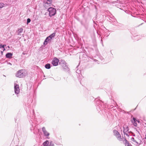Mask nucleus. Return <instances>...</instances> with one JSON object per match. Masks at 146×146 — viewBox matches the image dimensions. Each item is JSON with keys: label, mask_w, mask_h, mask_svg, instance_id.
Segmentation results:
<instances>
[{"label": "nucleus", "mask_w": 146, "mask_h": 146, "mask_svg": "<svg viewBox=\"0 0 146 146\" xmlns=\"http://www.w3.org/2000/svg\"><path fill=\"white\" fill-rule=\"evenodd\" d=\"M30 115H28V119H29V121L31 126L30 127V129L31 131L33 130L35 128L36 126V123L35 120H34V118L35 117V113L34 110H32V112H31Z\"/></svg>", "instance_id": "f257e3e1"}, {"label": "nucleus", "mask_w": 146, "mask_h": 146, "mask_svg": "<svg viewBox=\"0 0 146 146\" xmlns=\"http://www.w3.org/2000/svg\"><path fill=\"white\" fill-rule=\"evenodd\" d=\"M119 24L121 26H123V24Z\"/></svg>", "instance_id": "37998d69"}, {"label": "nucleus", "mask_w": 146, "mask_h": 146, "mask_svg": "<svg viewBox=\"0 0 146 146\" xmlns=\"http://www.w3.org/2000/svg\"><path fill=\"white\" fill-rule=\"evenodd\" d=\"M95 102H96L97 105L96 109L100 113H101L100 111L102 112L103 110H104L103 107L104 106L103 104H101V103L103 102H102L98 98L95 99Z\"/></svg>", "instance_id": "f03ea898"}, {"label": "nucleus", "mask_w": 146, "mask_h": 146, "mask_svg": "<svg viewBox=\"0 0 146 146\" xmlns=\"http://www.w3.org/2000/svg\"><path fill=\"white\" fill-rule=\"evenodd\" d=\"M78 66H77L76 67V68H78Z\"/></svg>", "instance_id": "de8ad7c7"}, {"label": "nucleus", "mask_w": 146, "mask_h": 146, "mask_svg": "<svg viewBox=\"0 0 146 146\" xmlns=\"http://www.w3.org/2000/svg\"><path fill=\"white\" fill-rule=\"evenodd\" d=\"M54 145L53 143H50L48 146H54Z\"/></svg>", "instance_id": "473e14b6"}, {"label": "nucleus", "mask_w": 146, "mask_h": 146, "mask_svg": "<svg viewBox=\"0 0 146 146\" xmlns=\"http://www.w3.org/2000/svg\"><path fill=\"white\" fill-rule=\"evenodd\" d=\"M123 142L125 146H132L125 138H124V140L123 141Z\"/></svg>", "instance_id": "f3484780"}, {"label": "nucleus", "mask_w": 146, "mask_h": 146, "mask_svg": "<svg viewBox=\"0 0 146 146\" xmlns=\"http://www.w3.org/2000/svg\"><path fill=\"white\" fill-rule=\"evenodd\" d=\"M13 55L12 53L11 52H7L5 55L6 58L9 59H11Z\"/></svg>", "instance_id": "dca6fc26"}, {"label": "nucleus", "mask_w": 146, "mask_h": 146, "mask_svg": "<svg viewBox=\"0 0 146 146\" xmlns=\"http://www.w3.org/2000/svg\"><path fill=\"white\" fill-rule=\"evenodd\" d=\"M51 39L48 37V36L44 40V45L47 44L49 41H50Z\"/></svg>", "instance_id": "6ab92c4d"}, {"label": "nucleus", "mask_w": 146, "mask_h": 146, "mask_svg": "<svg viewBox=\"0 0 146 146\" xmlns=\"http://www.w3.org/2000/svg\"><path fill=\"white\" fill-rule=\"evenodd\" d=\"M51 65L50 64L47 63L45 65V67L47 69H49L50 68Z\"/></svg>", "instance_id": "4be33fe9"}, {"label": "nucleus", "mask_w": 146, "mask_h": 146, "mask_svg": "<svg viewBox=\"0 0 146 146\" xmlns=\"http://www.w3.org/2000/svg\"><path fill=\"white\" fill-rule=\"evenodd\" d=\"M81 70L80 69L79 70L78 69H76V73H77V76L79 80V81L80 84L81 80L82 79V76L81 74Z\"/></svg>", "instance_id": "6e6552de"}, {"label": "nucleus", "mask_w": 146, "mask_h": 146, "mask_svg": "<svg viewBox=\"0 0 146 146\" xmlns=\"http://www.w3.org/2000/svg\"><path fill=\"white\" fill-rule=\"evenodd\" d=\"M86 56V55L85 54L82 53L81 54H80V59L82 60H85V58Z\"/></svg>", "instance_id": "aec40b11"}, {"label": "nucleus", "mask_w": 146, "mask_h": 146, "mask_svg": "<svg viewBox=\"0 0 146 146\" xmlns=\"http://www.w3.org/2000/svg\"><path fill=\"white\" fill-rule=\"evenodd\" d=\"M44 77H45V76H44Z\"/></svg>", "instance_id": "3c124183"}, {"label": "nucleus", "mask_w": 146, "mask_h": 146, "mask_svg": "<svg viewBox=\"0 0 146 146\" xmlns=\"http://www.w3.org/2000/svg\"><path fill=\"white\" fill-rule=\"evenodd\" d=\"M135 31V30L134 29H132V30L131 31V33L132 35L131 37L135 40H138L140 39V36L138 35L137 33H134Z\"/></svg>", "instance_id": "20e7f679"}, {"label": "nucleus", "mask_w": 146, "mask_h": 146, "mask_svg": "<svg viewBox=\"0 0 146 146\" xmlns=\"http://www.w3.org/2000/svg\"><path fill=\"white\" fill-rule=\"evenodd\" d=\"M94 46L95 48V50H96V51H97L98 50H97V46L96 45H94Z\"/></svg>", "instance_id": "72a5a7b5"}, {"label": "nucleus", "mask_w": 146, "mask_h": 146, "mask_svg": "<svg viewBox=\"0 0 146 146\" xmlns=\"http://www.w3.org/2000/svg\"><path fill=\"white\" fill-rule=\"evenodd\" d=\"M42 131L43 133V134L44 136L47 137L48 136L50 135V133L46 131L44 127H43L42 128Z\"/></svg>", "instance_id": "4468645a"}, {"label": "nucleus", "mask_w": 146, "mask_h": 146, "mask_svg": "<svg viewBox=\"0 0 146 146\" xmlns=\"http://www.w3.org/2000/svg\"><path fill=\"white\" fill-rule=\"evenodd\" d=\"M21 118V114L20 113H18L16 116L15 118V123H18Z\"/></svg>", "instance_id": "2eb2a0df"}, {"label": "nucleus", "mask_w": 146, "mask_h": 146, "mask_svg": "<svg viewBox=\"0 0 146 146\" xmlns=\"http://www.w3.org/2000/svg\"><path fill=\"white\" fill-rule=\"evenodd\" d=\"M131 121V122L133 124L134 126H135V127L137 126V121L133 122V120H132Z\"/></svg>", "instance_id": "cd10ccee"}, {"label": "nucleus", "mask_w": 146, "mask_h": 146, "mask_svg": "<svg viewBox=\"0 0 146 146\" xmlns=\"http://www.w3.org/2000/svg\"><path fill=\"white\" fill-rule=\"evenodd\" d=\"M27 54L25 52H23V54L24 55H25V54Z\"/></svg>", "instance_id": "58836bf2"}, {"label": "nucleus", "mask_w": 146, "mask_h": 146, "mask_svg": "<svg viewBox=\"0 0 146 146\" xmlns=\"http://www.w3.org/2000/svg\"><path fill=\"white\" fill-rule=\"evenodd\" d=\"M101 42L102 43V45H103V41H102V39H101Z\"/></svg>", "instance_id": "ea45409f"}, {"label": "nucleus", "mask_w": 146, "mask_h": 146, "mask_svg": "<svg viewBox=\"0 0 146 146\" xmlns=\"http://www.w3.org/2000/svg\"><path fill=\"white\" fill-rule=\"evenodd\" d=\"M123 133L124 135L125 136V135H127V133L129 132V127L127 126L124 125L123 126Z\"/></svg>", "instance_id": "f8f14e48"}, {"label": "nucleus", "mask_w": 146, "mask_h": 146, "mask_svg": "<svg viewBox=\"0 0 146 146\" xmlns=\"http://www.w3.org/2000/svg\"><path fill=\"white\" fill-rule=\"evenodd\" d=\"M109 22H110L111 23H112L113 24L116 25L117 24H118V23L117 22V20L113 16L112 17H110L109 18Z\"/></svg>", "instance_id": "9d476101"}, {"label": "nucleus", "mask_w": 146, "mask_h": 146, "mask_svg": "<svg viewBox=\"0 0 146 146\" xmlns=\"http://www.w3.org/2000/svg\"><path fill=\"white\" fill-rule=\"evenodd\" d=\"M27 74L26 71L23 69L20 70L18 71L16 75L17 77L19 78H23L26 76Z\"/></svg>", "instance_id": "39448f33"}, {"label": "nucleus", "mask_w": 146, "mask_h": 146, "mask_svg": "<svg viewBox=\"0 0 146 146\" xmlns=\"http://www.w3.org/2000/svg\"><path fill=\"white\" fill-rule=\"evenodd\" d=\"M113 133L114 135L116 137L118 140L120 141H122V139L121 138V135L117 130H113Z\"/></svg>", "instance_id": "1a4fd4ad"}, {"label": "nucleus", "mask_w": 146, "mask_h": 146, "mask_svg": "<svg viewBox=\"0 0 146 146\" xmlns=\"http://www.w3.org/2000/svg\"><path fill=\"white\" fill-rule=\"evenodd\" d=\"M61 65L63 70L65 72H68L69 70V68L67 65V64L64 60H61L59 63Z\"/></svg>", "instance_id": "7ed1b4c3"}, {"label": "nucleus", "mask_w": 146, "mask_h": 146, "mask_svg": "<svg viewBox=\"0 0 146 146\" xmlns=\"http://www.w3.org/2000/svg\"><path fill=\"white\" fill-rule=\"evenodd\" d=\"M48 141L46 140L43 143V146H47L48 145Z\"/></svg>", "instance_id": "393cba45"}, {"label": "nucleus", "mask_w": 146, "mask_h": 146, "mask_svg": "<svg viewBox=\"0 0 146 146\" xmlns=\"http://www.w3.org/2000/svg\"><path fill=\"white\" fill-rule=\"evenodd\" d=\"M143 143V142L141 140H140V143L139 145Z\"/></svg>", "instance_id": "c9c22d12"}, {"label": "nucleus", "mask_w": 146, "mask_h": 146, "mask_svg": "<svg viewBox=\"0 0 146 146\" xmlns=\"http://www.w3.org/2000/svg\"><path fill=\"white\" fill-rule=\"evenodd\" d=\"M82 24L84 26L85 30L87 31L89 28V24L88 23H86L84 24Z\"/></svg>", "instance_id": "a211bd4d"}, {"label": "nucleus", "mask_w": 146, "mask_h": 146, "mask_svg": "<svg viewBox=\"0 0 146 146\" xmlns=\"http://www.w3.org/2000/svg\"><path fill=\"white\" fill-rule=\"evenodd\" d=\"M91 49L92 50H94V49L93 48H92Z\"/></svg>", "instance_id": "c03bdc74"}, {"label": "nucleus", "mask_w": 146, "mask_h": 146, "mask_svg": "<svg viewBox=\"0 0 146 146\" xmlns=\"http://www.w3.org/2000/svg\"><path fill=\"white\" fill-rule=\"evenodd\" d=\"M134 129H135V130H136V131H137V132H138L139 133V131H138L137 130V128H134Z\"/></svg>", "instance_id": "4c0bfd02"}, {"label": "nucleus", "mask_w": 146, "mask_h": 146, "mask_svg": "<svg viewBox=\"0 0 146 146\" xmlns=\"http://www.w3.org/2000/svg\"><path fill=\"white\" fill-rule=\"evenodd\" d=\"M138 123H140V122L139 120H137V121Z\"/></svg>", "instance_id": "a19ab883"}, {"label": "nucleus", "mask_w": 146, "mask_h": 146, "mask_svg": "<svg viewBox=\"0 0 146 146\" xmlns=\"http://www.w3.org/2000/svg\"><path fill=\"white\" fill-rule=\"evenodd\" d=\"M23 31V29L22 28H21L19 29H18L17 30V33L18 35H20V33H22Z\"/></svg>", "instance_id": "b1692460"}, {"label": "nucleus", "mask_w": 146, "mask_h": 146, "mask_svg": "<svg viewBox=\"0 0 146 146\" xmlns=\"http://www.w3.org/2000/svg\"><path fill=\"white\" fill-rule=\"evenodd\" d=\"M146 139V138L145 137V138H144L142 139L143 140V141L144 143H145V140Z\"/></svg>", "instance_id": "f704fd0d"}, {"label": "nucleus", "mask_w": 146, "mask_h": 146, "mask_svg": "<svg viewBox=\"0 0 146 146\" xmlns=\"http://www.w3.org/2000/svg\"><path fill=\"white\" fill-rule=\"evenodd\" d=\"M8 64H9V65H12L11 64V63H10V62H9Z\"/></svg>", "instance_id": "79ce46f5"}, {"label": "nucleus", "mask_w": 146, "mask_h": 146, "mask_svg": "<svg viewBox=\"0 0 146 146\" xmlns=\"http://www.w3.org/2000/svg\"><path fill=\"white\" fill-rule=\"evenodd\" d=\"M128 133H127V135H126L128 137H129V136L130 135L129 134H128Z\"/></svg>", "instance_id": "e433bc0d"}, {"label": "nucleus", "mask_w": 146, "mask_h": 146, "mask_svg": "<svg viewBox=\"0 0 146 146\" xmlns=\"http://www.w3.org/2000/svg\"><path fill=\"white\" fill-rule=\"evenodd\" d=\"M56 33H54L52 34H50L49 36H48V37L51 40L53 38H54L55 36Z\"/></svg>", "instance_id": "412c9836"}, {"label": "nucleus", "mask_w": 146, "mask_h": 146, "mask_svg": "<svg viewBox=\"0 0 146 146\" xmlns=\"http://www.w3.org/2000/svg\"><path fill=\"white\" fill-rule=\"evenodd\" d=\"M6 46V44H1L0 45V48H3V51H4L5 50V47Z\"/></svg>", "instance_id": "a878e982"}, {"label": "nucleus", "mask_w": 146, "mask_h": 146, "mask_svg": "<svg viewBox=\"0 0 146 146\" xmlns=\"http://www.w3.org/2000/svg\"><path fill=\"white\" fill-rule=\"evenodd\" d=\"M94 22H95V21H93V22L94 23Z\"/></svg>", "instance_id": "8fccbe9b"}, {"label": "nucleus", "mask_w": 146, "mask_h": 146, "mask_svg": "<svg viewBox=\"0 0 146 146\" xmlns=\"http://www.w3.org/2000/svg\"><path fill=\"white\" fill-rule=\"evenodd\" d=\"M59 60L56 58H54L52 61V64L53 66H57L59 63Z\"/></svg>", "instance_id": "9b49d317"}, {"label": "nucleus", "mask_w": 146, "mask_h": 146, "mask_svg": "<svg viewBox=\"0 0 146 146\" xmlns=\"http://www.w3.org/2000/svg\"><path fill=\"white\" fill-rule=\"evenodd\" d=\"M99 58L102 61L104 59L102 56H100Z\"/></svg>", "instance_id": "7c9ffc66"}, {"label": "nucleus", "mask_w": 146, "mask_h": 146, "mask_svg": "<svg viewBox=\"0 0 146 146\" xmlns=\"http://www.w3.org/2000/svg\"><path fill=\"white\" fill-rule=\"evenodd\" d=\"M43 5L44 7L46 9L52 5V1H48L47 0H43Z\"/></svg>", "instance_id": "0eeeda50"}, {"label": "nucleus", "mask_w": 146, "mask_h": 146, "mask_svg": "<svg viewBox=\"0 0 146 146\" xmlns=\"http://www.w3.org/2000/svg\"><path fill=\"white\" fill-rule=\"evenodd\" d=\"M1 53L2 54H3V52L2 51H1Z\"/></svg>", "instance_id": "a18cd8bd"}, {"label": "nucleus", "mask_w": 146, "mask_h": 146, "mask_svg": "<svg viewBox=\"0 0 146 146\" xmlns=\"http://www.w3.org/2000/svg\"><path fill=\"white\" fill-rule=\"evenodd\" d=\"M95 60L96 61H96H98V60Z\"/></svg>", "instance_id": "49530a36"}, {"label": "nucleus", "mask_w": 146, "mask_h": 146, "mask_svg": "<svg viewBox=\"0 0 146 146\" xmlns=\"http://www.w3.org/2000/svg\"><path fill=\"white\" fill-rule=\"evenodd\" d=\"M14 91L15 94H18L20 92L19 85L16 84H15L14 85Z\"/></svg>", "instance_id": "ddd939ff"}, {"label": "nucleus", "mask_w": 146, "mask_h": 146, "mask_svg": "<svg viewBox=\"0 0 146 146\" xmlns=\"http://www.w3.org/2000/svg\"><path fill=\"white\" fill-rule=\"evenodd\" d=\"M3 76H5V75H3Z\"/></svg>", "instance_id": "09e8293b"}, {"label": "nucleus", "mask_w": 146, "mask_h": 146, "mask_svg": "<svg viewBox=\"0 0 146 146\" xmlns=\"http://www.w3.org/2000/svg\"><path fill=\"white\" fill-rule=\"evenodd\" d=\"M129 133H131V135L133 136H135V135L134 133H133V132H132L131 131H129Z\"/></svg>", "instance_id": "c756f323"}, {"label": "nucleus", "mask_w": 146, "mask_h": 146, "mask_svg": "<svg viewBox=\"0 0 146 146\" xmlns=\"http://www.w3.org/2000/svg\"><path fill=\"white\" fill-rule=\"evenodd\" d=\"M48 11L49 12V16L51 17L54 15L56 13V9L52 7H50L48 9Z\"/></svg>", "instance_id": "423d86ee"}, {"label": "nucleus", "mask_w": 146, "mask_h": 146, "mask_svg": "<svg viewBox=\"0 0 146 146\" xmlns=\"http://www.w3.org/2000/svg\"><path fill=\"white\" fill-rule=\"evenodd\" d=\"M133 122L137 121V120L134 117H133Z\"/></svg>", "instance_id": "2f4dec72"}, {"label": "nucleus", "mask_w": 146, "mask_h": 146, "mask_svg": "<svg viewBox=\"0 0 146 146\" xmlns=\"http://www.w3.org/2000/svg\"><path fill=\"white\" fill-rule=\"evenodd\" d=\"M31 21V20L30 18H28L27 19V25Z\"/></svg>", "instance_id": "c85d7f7f"}, {"label": "nucleus", "mask_w": 146, "mask_h": 146, "mask_svg": "<svg viewBox=\"0 0 146 146\" xmlns=\"http://www.w3.org/2000/svg\"><path fill=\"white\" fill-rule=\"evenodd\" d=\"M7 5L6 4H4L2 3H0V9L4 7H6Z\"/></svg>", "instance_id": "5701e85b"}, {"label": "nucleus", "mask_w": 146, "mask_h": 146, "mask_svg": "<svg viewBox=\"0 0 146 146\" xmlns=\"http://www.w3.org/2000/svg\"><path fill=\"white\" fill-rule=\"evenodd\" d=\"M131 139V141L136 143L137 145H138L139 144V143L135 139L134 137H132Z\"/></svg>", "instance_id": "bb28decb"}]
</instances>
